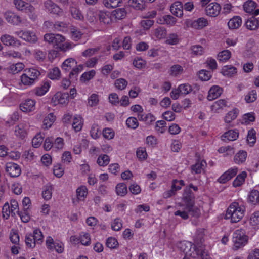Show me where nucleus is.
<instances>
[{"instance_id": "f257e3e1", "label": "nucleus", "mask_w": 259, "mask_h": 259, "mask_svg": "<svg viewBox=\"0 0 259 259\" xmlns=\"http://www.w3.org/2000/svg\"><path fill=\"white\" fill-rule=\"evenodd\" d=\"M189 189L187 188L185 190L183 194V202L185 207H182L175 212V215L180 216L183 219L186 220L189 218V215L191 214L193 217H198L200 214V210L197 207L194 205L193 203L192 195H189L188 199L187 198V193H189Z\"/></svg>"}, {"instance_id": "f03ea898", "label": "nucleus", "mask_w": 259, "mask_h": 259, "mask_svg": "<svg viewBox=\"0 0 259 259\" xmlns=\"http://www.w3.org/2000/svg\"><path fill=\"white\" fill-rule=\"evenodd\" d=\"M65 40L64 36L59 34L47 33L44 35L45 41L52 44L54 48L62 52L68 51L75 46L73 42Z\"/></svg>"}, {"instance_id": "7ed1b4c3", "label": "nucleus", "mask_w": 259, "mask_h": 259, "mask_svg": "<svg viewBox=\"0 0 259 259\" xmlns=\"http://www.w3.org/2000/svg\"><path fill=\"white\" fill-rule=\"evenodd\" d=\"M245 212L246 207L244 205L233 202L226 209L224 218L231 223H237L243 218Z\"/></svg>"}, {"instance_id": "20e7f679", "label": "nucleus", "mask_w": 259, "mask_h": 259, "mask_svg": "<svg viewBox=\"0 0 259 259\" xmlns=\"http://www.w3.org/2000/svg\"><path fill=\"white\" fill-rule=\"evenodd\" d=\"M40 71L34 67L26 68L20 77L17 88L22 90L33 85L40 75Z\"/></svg>"}, {"instance_id": "39448f33", "label": "nucleus", "mask_w": 259, "mask_h": 259, "mask_svg": "<svg viewBox=\"0 0 259 259\" xmlns=\"http://www.w3.org/2000/svg\"><path fill=\"white\" fill-rule=\"evenodd\" d=\"M178 247L181 251L184 252L186 256H189L193 258L201 256L202 259H208L209 258L207 251L204 250L202 247L200 246V249H199L191 242L181 241L178 243Z\"/></svg>"}, {"instance_id": "423d86ee", "label": "nucleus", "mask_w": 259, "mask_h": 259, "mask_svg": "<svg viewBox=\"0 0 259 259\" xmlns=\"http://www.w3.org/2000/svg\"><path fill=\"white\" fill-rule=\"evenodd\" d=\"M61 67L64 72H69L68 77L70 79L76 80L79 73L83 70L84 65L77 64L74 58H68L63 61Z\"/></svg>"}, {"instance_id": "0eeeda50", "label": "nucleus", "mask_w": 259, "mask_h": 259, "mask_svg": "<svg viewBox=\"0 0 259 259\" xmlns=\"http://www.w3.org/2000/svg\"><path fill=\"white\" fill-rule=\"evenodd\" d=\"M249 240V237L246 231L243 228H239L234 231L233 233V248L235 250L242 248L246 246Z\"/></svg>"}, {"instance_id": "6e6552de", "label": "nucleus", "mask_w": 259, "mask_h": 259, "mask_svg": "<svg viewBox=\"0 0 259 259\" xmlns=\"http://www.w3.org/2000/svg\"><path fill=\"white\" fill-rule=\"evenodd\" d=\"M13 3L17 10L26 13L30 19L34 20L37 17L35 8L29 3L23 0H14Z\"/></svg>"}, {"instance_id": "1a4fd4ad", "label": "nucleus", "mask_w": 259, "mask_h": 259, "mask_svg": "<svg viewBox=\"0 0 259 259\" xmlns=\"http://www.w3.org/2000/svg\"><path fill=\"white\" fill-rule=\"evenodd\" d=\"M209 24L208 20L204 17H199L195 20L186 19L184 20L185 28H191L194 30H200L207 27Z\"/></svg>"}, {"instance_id": "9d476101", "label": "nucleus", "mask_w": 259, "mask_h": 259, "mask_svg": "<svg viewBox=\"0 0 259 259\" xmlns=\"http://www.w3.org/2000/svg\"><path fill=\"white\" fill-rule=\"evenodd\" d=\"M192 91V86L188 83L181 84L178 88H174L170 92V95L173 100L179 99L181 96H186Z\"/></svg>"}, {"instance_id": "9b49d317", "label": "nucleus", "mask_w": 259, "mask_h": 259, "mask_svg": "<svg viewBox=\"0 0 259 259\" xmlns=\"http://www.w3.org/2000/svg\"><path fill=\"white\" fill-rule=\"evenodd\" d=\"M69 97V96L67 93L57 92L51 99V104L54 106H65L68 103Z\"/></svg>"}, {"instance_id": "f8f14e48", "label": "nucleus", "mask_w": 259, "mask_h": 259, "mask_svg": "<svg viewBox=\"0 0 259 259\" xmlns=\"http://www.w3.org/2000/svg\"><path fill=\"white\" fill-rule=\"evenodd\" d=\"M14 33L19 38L29 43H35L38 40L35 32L32 30H21L17 31Z\"/></svg>"}, {"instance_id": "ddd939ff", "label": "nucleus", "mask_w": 259, "mask_h": 259, "mask_svg": "<svg viewBox=\"0 0 259 259\" xmlns=\"http://www.w3.org/2000/svg\"><path fill=\"white\" fill-rule=\"evenodd\" d=\"M28 130L29 126L27 122H21L15 127V135L20 139H24L28 135Z\"/></svg>"}, {"instance_id": "4468645a", "label": "nucleus", "mask_w": 259, "mask_h": 259, "mask_svg": "<svg viewBox=\"0 0 259 259\" xmlns=\"http://www.w3.org/2000/svg\"><path fill=\"white\" fill-rule=\"evenodd\" d=\"M4 17L7 22L13 25L19 26L22 24L21 17L15 12L7 10L4 13Z\"/></svg>"}, {"instance_id": "2eb2a0df", "label": "nucleus", "mask_w": 259, "mask_h": 259, "mask_svg": "<svg viewBox=\"0 0 259 259\" xmlns=\"http://www.w3.org/2000/svg\"><path fill=\"white\" fill-rule=\"evenodd\" d=\"M44 7L48 12L55 14L57 16H61L63 11L58 5L51 0H46L44 2Z\"/></svg>"}, {"instance_id": "dca6fc26", "label": "nucleus", "mask_w": 259, "mask_h": 259, "mask_svg": "<svg viewBox=\"0 0 259 259\" xmlns=\"http://www.w3.org/2000/svg\"><path fill=\"white\" fill-rule=\"evenodd\" d=\"M227 107V100L225 99H219L211 105L210 109L212 113L217 114L222 112L224 109Z\"/></svg>"}, {"instance_id": "f3484780", "label": "nucleus", "mask_w": 259, "mask_h": 259, "mask_svg": "<svg viewBox=\"0 0 259 259\" xmlns=\"http://www.w3.org/2000/svg\"><path fill=\"white\" fill-rule=\"evenodd\" d=\"M35 100L27 99L20 104V109L22 112L28 113L33 112L35 110Z\"/></svg>"}, {"instance_id": "a211bd4d", "label": "nucleus", "mask_w": 259, "mask_h": 259, "mask_svg": "<svg viewBox=\"0 0 259 259\" xmlns=\"http://www.w3.org/2000/svg\"><path fill=\"white\" fill-rule=\"evenodd\" d=\"M237 172L238 168L236 167H231L223 173L219 178L218 181L220 183L225 184L234 177Z\"/></svg>"}, {"instance_id": "6ab92c4d", "label": "nucleus", "mask_w": 259, "mask_h": 259, "mask_svg": "<svg viewBox=\"0 0 259 259\" xmlns=\"http://www.w3.org/2000/svg\"><path fill=\"white\" fill-rule=\"evenodd\" d=\"M221 7L217 3H211L207 6L205 9L206 14L207 16L215 17L218 16L220 13Z\"/></svg>"}, {"instance_id": "aec40b11", "label": "nucleus", "mask_w": 259, "mask_h": 259, "mask_svg": "<svg viewBox=\"0 0 259 259\" xmlns=\"http://www.w3.org/2000/svg\"><path fill=\"white\" fill-rule=\"evenodd\" d=\"M257 4L252 0H248L243 4V9L247 13L251 14L254 16L259 15V9H256Z\"/></svg>"}, {"instance_id": "412c9836", "label": "nucleus", "mask_w": 259, "mask_h": 259, "mask_svg": "<svg viewBox=\"0 0 259 259\" xmlns=\"http://www.w3.org/2000/svg\"><path fill=\"white\" fill-rule=\"evenodd\" d=\"M6 170L12 177H17L20 176L21 169L19 165L13 162H9L6 164Z\"/></svg>"}, {"instance_id": "4be33fe9", "label": "nucleus", "mask_w": 259, "mask_h": 259, "mask_svg": "<svg viewBox=\"0 0 259 259\" xmlns=\"http://www.w3.org/2000/svg\"><path fill=\"white\" fill-rule=\"evenodd\" d=\"M223 91V89L219 85H214L209 90L207 99L208 101H212L219 98Z\"/></svg>"}, {"instance_id": "5701e85b", "label": "nucleus", "mask_w": 259, "mask_h": 259, "mask_svg": "<svg viewBox=\"0 0 259 259\" xmlns=\"http://www.w3.org/2000/svg\"><path fill=\"white\" fill-rule=\"evenodd\" d=\"M177 19L170 15L160 16L157 19V23L159 24L174 26L177 23Z\"/></svg>"}, {"instance_id": "b1692460", "label": "nucleus", "mask_w": 259, "mask_h": 259, "mask_svg": "<svg viewBox=\"0 0 259 259\" xmlns=\"http://www.w3.org/2000/svg\"><path fill=\"white\" fill-rule=\"evenodd\" d=\"M0 39L2 42L6 46H17L21 45L19 40L9 34L2 35Z\"/></svg>"}, {"instance_id": "393cba45", "label": "nucleus", "mask_w": 259, "mask_h": 259, "mask_svg": "<svg viewBox=\"0 0 259 259\" xmlns=\"http://www.w3.org/2000/svg\"><path fill=\"white\" fill-rule=\"evenodd\" d=\"M56 120V116L53 113L46 115L42 120V128L45 130L50 128Z\"/></svg>"}, {"instance_id": "a878e982", "label": "nucleus", "mask_w": 259, "mask_h": 259, "mask_svg": "<svg viewBox=\"0 0 259 259\" xmlns=\"http://www.w3.org/2000/svg\"><path fill=\"white\" fill-rule=\"evenodd\" d=\"M70 32L72 39L75 41H77L81 38H83L84 40L88 39V36L85 33L81 31L74 26H71Z\"/></svg>"}, {"instance_id": "bb28decb", "label": "nucleus", "mask_w": 259, "mask_h": 259, "mask_svg": "<svg viewBox=\"0 0 259 259\" xmlns=\"http://www.w3.org/2000/svg\"><path fill=\"white\" fill-rule=\"evenodd\" d=\"M84 120L79 115L75 114L72 118V127L75 132H80L83 127Z\"/></svg>"}, {"instance_id": "cd10ccee", "label": "nucleus", "mask_w": 259, "mask_h": 259, "mask_svg": "<svg viewBox=\"0 0 259 259\" xmlns=\"http://www.w3.org/2000/svg\"><path fill=\"white\" fill-rule=\"evenodd\" d=\"M240 110L238 108H233L229 111L224 117V121L226 123H230L235 120L239 114Z\"/></svg>"}, {"instance_id": "c85d7f7f", "label": "nucleus", "mask_w": 259, "mask_h": 259, "mask_svg": "<svg viewBox=\"0 0 259 259\" xmlns=\"http://www.w3.org/2000/svg\"><path fill=\"white\" fill-rule=\"evenodd\" d=\"M171 13L178 17H181L183 15V7L181 2L177 1L174 2L170 7Z\"/></svg>"}, {"instance_id": "c756f323", "label": "nucleus", "mask_w": 259, "mask_h": 259, "mask_svg": "<svg viewBox=\"0 0 259 259\" xmlns=\"http://www.w3.org/2000/svg\"><path fill=\"white\" fill-rule=\"evenodd\" d=\"M88 195V189L84 185H80L76 190V195L78 201H84Z\"/></svg>"}, {"instance_id": "7c9ffc66", "label": "nucleus", "mask_w": 259, "mask_h": 259, "mask_svg": "<svg viewBox=\"0 0 259 259\" xmlns=\"http://www.w3.org/2000/svg\"><path fill=\"white\" fill-rule=\"evenodd\" d=\"M100 22L104 24H109L113 21L112 13L108 11H100L98 13Z\"/></svg>"}, {"instance_id": "2f4dec72", "label": "nucleus", "mask_w": 259, "mask_h": 259, "mask_svg": "<svg viewBox=\"0 0 259 259\" xmlns=\"http://www.w3.org/2000/svg\"><path fill=\"white\" fill-rule=\"evenodd\" d=\"M69 11L72 18L76 20L83 21L85 20L83 14L78 7L71 6Z\"/></svg>"}, {"instance_id": "473e14b6", "label": "nucleus", "mask_w": 259, "mask_h": 259, "mask_svg": "<svg viewBox=\"0 0 259 259\" xmlns=\"http://www.w3.org/2000/svg\"><path fill=\"white\" fill-rule=\"evenodd\" d=\"M242 23L241 18L239 16H235L230 19L228 22V28L231 30L239 28Z\"/></svg>"}, {"instance_id": "72a5a7b5", "label": "nucleus", "mask_w": 259, "mask_h": 259, "mask_svg": "<svg viewBox=\"0 0 259 259\" xmlns=\"http://www.w3.org/2000/svg\"><path fill=\"white\" fill-rule=\"evenodd\" d=\"M239 136V132L237 129H231L226 132L222 136V140L224 141H234Z\"/></svg>"}, {"instance_id": "f704fd0d", "label": "nucleus", "mask_w": 259, "mask_h": 259, "mask_svg": "<svg viewBox=\"0 0 259 259\" xmlns=\"http://www.w3.org/2000/svg\"><path fill=\"white\" fill-rule=\"evenodd\" d=\"M255 120V115L254 112H249L243 114L240 119L241 124L249 125L253 123Z\"/></svg>"}, {"instance_id": "c9c22d12", "label": "nucleus", "mask_w": 259, "mask_h": 259, "mask_svg": "<svg viewBox=\"0 0 259 259\" xmlns=\"http://www.w3.org/2000/svg\"><path fill=\"white\" fill-rule=\"evenodd\" d=\"M237 73V68L232 65H225L221 69V73L224 76L231 77Z\"/></svg>"}, {"instance_id": "e433bc0d", "label": "nucleus", "mask_w": 259, "mask_h": 259, "mask_svg": "<svg viewBox=\"0 0 259 259\" xmlns=\"http://www.w3.org/2000/svg\"><path fill=\"white\" fill-rule=\"evenodd\" d=\"M50 83L48 81H46L44 82L41 85L35 89V94L38 96H42L48 92L50 88Z\"/></svg>"}, {"instance_id": "4c0bfd02", "label": "nucleus", "mask_w": 259, "mask_h": 259, "mask_svg": "<svg viewBox=\"0 0 259 259\" xmlns=\"http://www.w3.org/2000/svg\"><path fill=\"white\" fill-rule=\"evenodd\" d=\"M53 189L54 187L51 184H47L44 186L41 192L42 198L46 200L51 199Z\"/></svg>"}, {"instance_id": "58836bf2", "label": "nucleus", "mask_w": 259, "mask_h": 259, "mask_svg": "<svg viewBox=\"0 0 259 259\" xmlns=\"http://www.w3.org/2000/svg\"><path fill=\"white\" fill-rule=\"evenodd\" d=\"M61 73L57 67H53L49 70L48 77L51 80H59L61 78Z\"/></svg>"}, {"instance_id": "ea45409f", "label": "nucleus", "mask_w": 259, "mask_h": 259, "mask_svg": "<svg viewBox=\"0 0 259 259\" xmlns=\"http://www.w3.org/2000/svg\"><path fill=\"white\" fill-rule=\"evenodd\" d=\"M25 65L22 62H17L16 63L11 64L9 68V71L12 74H15L19 73L24 69Z\"/></svg>"}, {"instance_id": "a19ab883", "label": "nucleus", "mask_w": 259, "mask_h": 259, "mask_svg": "<svg viewBox=\"0 0 259 259\" xmlns=\"http://www.w3.org/2000/svg\"><path fill=\"white\" fill-rule=\"evenodd\" d=\"M139 120L144 122L146 124H150L155 121L156 117L152 113L145 114L143 112L141 115H139Z\"/></svg>"}, {"instance_id": "79ce46f5", "label": "nucleus", "mask_w": 259, "mask_h": 259, "mask_svg": "<svg viewBox=\"0 0 259 259\" xmlns=\"http://www.w3.org/2000/svg\"><path fill=\"white\" fill-rule=\"evenodd\" d=\"M231 57V52L229 50H224L220 52L217 55V59L219 62L225 63Z\"/></svg>"}, {"instance_id": "37998d69", "label": "nucleus", "mask_w": 259, "mask_h": 259, "mask_svg": "<svg viewBox=\"0 0 259 259\" xmlns=\"http://www.w3.org/2000/svg\"><path fill=\"white\" fill-rule=\"evenodd\" d=\"M126 185L124 183H119L115 187V192L117 196L123 197L127 193Z\"/></svg>"}, {"instance_id": "c03bdc74", "label": "nucleus", "mask_w": 259, "mask_h": 259, "mask_svg": "<svg viewBox=\"0 0 259 259\" xmlns=\"http://www.w3.org/2000/svg\"><path fill=\"white\" fill-rule=\"evenodd\" d=\"M246 177L247 173L245 171H242L238 175L233 182V187H238L242 185L245 182Z\"/></svg>"}, {"instance_id": "a18cd8bd", "label": "nucleus", "mask_w": 259, "mask_h": 259, "mask_svg": "<svg viewBox=\"0 0 259 259\" xmlns=\"http://www.w3.org/2000/svg\"><path fill=\"white\" fill-rule=\"evenodd\" d=\"M165 42L169 45H176L180 42V39L176 33H171L166 37Z\"/></svg>"}, {"instance_id": "49530a36", "label": "nucleus", "mask_w": 259, "mask_h": 259, "mask_svg": "<svg viewBox=\"0 0 259 259\" xmlns=\"http://www.w3.org/2000/svg\"><path fill=\"white\" fill-rule=\"evenodd\" d=\"M80 244L83 246H89L91 243V237L89 233L81 232L79 233Z\"/></svg>"}, {"instance_id": "de8ad7c7", "label": "nucleus", "mask_w": 259, "mask_h": 259, "mask_svg": "<svg viewBox=\"0 0 259 259\" xmlns=\"http://www.w3.org/2000/svg\"><path fill=\"white\" fill-rule=\"evenodd\" d=\"M206 166V162L204 160H199L192 166V170L196 174L201 173Z\"/></svg>"}, {"instance_id": "09e8293b", "label": "nucleus", "mask_w": 259, "mask_h": 259, "mask_svg": "<svg viewBox=\"0 0 259 259\" xmlns=\"http://www.w3.org/2000/svg\"><path fill=\"white\" fill-rule=\"evenodd\" d=\"M98 11L94 8L89 9L86 14L85 19L90 23H94L97 20V15H98Z\"/></svg>"}, {"instance_id": "8fccbe9b", "label": "nucleus", "mask_w": 259, "mask_h": 259, "mask_svg": "<svg viewBox=\"0 0 259 259\" xmlns=\"http://www.w3.org/2000/svg\"><path fill=\"white\" fill-rule=\"evenodd\" d=\"M167 34L166 29L163 27H158L155 29L153 31L154 37L158 40L165 38Z\"/></svg>"}, {"instance_id": "3c124183", "label": "nucleus", "mask_w": 259, "mask_h": 259, "mask_svg": "<svg viewBox=\"0 0 259 259\" xmlns=\"http://www.w3.org/2000/svg\"><path fill=\"white\" fill-rule=\"evenodd\" d=\"M113 20H120L124 18L126 15V12L124 8H118L112 12Z\"/></svg>"}, {"instance_id": "603ef678", "label": "nucleus", "mask_w": 259, "mask_h": 259, "mask_svg": "<svg viewBox=\"0 0 259 259\" xmlns=\"http://www.w3.org/2000/svg\"><path fill=\"white\" fill-rule=\"evenodd\" d=\"M245 26L249 30H255L259 26V21L254 17H251L246 21Z\"/></svg>"}, {"instance_id": "864d4df0", "label": "nucleus", "mask_w": 259, "mask_h": 259, "mask_svg": "<svg viewBox=\"0 0 259 259\" xmlns=\"http://www.w3.org/2000/svg\"><path fill=\"white\" fill-rule=\"evenodd\" d=\"M110 160V157L108 155L101 154L97 158L96 162L99 166L105 167L109 164Z\"/></svg>"}, {"instance_id": "5fc2aeb1", "label": "nucleus", "mask_w": 259, "mask_h": 259, "mask_svg": "<svg viewBox=\"0 0 259 259\" xmlns=\"http://www.w3.org/2000/svg\"><path fill=\"white\" fill-rule=\"evenodd\" d=\"M99 96L97 93H93L88 98V106L93 107L97 106L99 103Z\"/></svg>"}, {"instance_id": "6e6d98bb", "label": "nucleus", "mask_w": 259, "mask_h": 259, "mask_svg": "<svg viewBox=\"0 0 259 259\" xmlns=\"http://www.w3.org/2000/svg\"><path fill=\"white\" fill-rule=\"evenodd\" d=\"M96 75V71L91 70L83 73L80 77V80L82 82H87L93 79Z\"/></svg>"}, {"instance_id": "4d7b16f0", "label": "nucleus", "mask_w": 259, "mask_h": 259, "mask_svg": "<svg viewBox=\"0 0 259 259\" xmlns=\"http://www.w3.org/2000/svg\"><path fill=\"white\" fill-rule=\"evenodd\" d=\"M247 156V152L243 150L239 151L234 157V161L237 164H241L245 162Z\"/></svg>"}, {"instance_id": "13d9d810", "label": "nucleus", "mask_w": 259, "mask_h": 259, "mask_svg": "<svg viewBox=\"0 0 259 259\" xmlns=\"http://www.w3.org/2000/svg\"><path fill=\"white\" fill-rule=\"evenodd\" d=\"M184 71L183 68L180 65H172L169 70V74L171 76L177 77L182 74Z\"/></svg>"}, {"instance_id": "bf43d9fd", "label": "nucleus", "mask_w": 259, "mask_h": 259, "mask_svg": "<svg viewBox=\"0 0 259 259\" xmlns=\"http://www.w3.org/2000/svg\"><path fill=\"white\" fill-rule=\"evenodd\" d=\"M114 84L116 89L122 91L126 89L128 84V81L124 78H120L115 80Z\"/></svg>"}, {"instance_id": "052dcab7", "label": "nucleus", "mask_w": 259, "mask_h": 259, "mask_svg": "<svg viewBox=\"0 0 259 259\" xmlns=\"http://www.w3.org/2000/svg\"><path fill=\"white\" fill-rule=\"evenodd\" d=\"M128 3L130 6L137 10H142L146 6L144 0H128Z\"/></svg>"}, {"instance_id": "680f3d73", "label": "nucleus", "mask_w": 259, "mask_h": 259, "mask_svg": "<svg viewBox=\"0 0 259 259\" xmlns=\"http://www.w3.org/2000/svg\"><path fill=\"white\" fill-rule=\"evenodd\" d=\"M78 170L82 175H87L90 171V166L86 160H81L78 165Z\"/></svg>"}, {"instance_id": "e2e57ef3", "label": "nucleus", "mask_w": 259, "mask_h": 259, "mask_svg": "<svg viewBox=\"0 0 259 259\" xmlns=\"http://www.w3.org/2000/svg\"><path fill=\"white\" fill-rule=\"evenodd\" d=\"M249 222L250 225L253 227L259 226V211H254L250 214Z\"/></svg>"}, {"instance_id": "0e129e2a", "label": "nucleus", "mask_w": 259, "mask_h": 259, "mask_svg": "<svg viewBox=\"0 0 259 259\" xmlns=\"http://www.w3.org/2000/svg\"><path fill=\"white\" fill-rule=\"evenodd\" d=\"M44 139L43 134L39 132L33 138L32 145L34 148H38L40 146Z\"/></svg>"}, {"instance_id": "69168bd1", "label": "nucleus", "mask_w": 259, "mask_h": 259, "mask_svg": "<svg viewBox=\"0 0 259 259\" xmlns=\"http://www.w3.org/2000/svg\"><path fill=\"white\" fill-rule=\"evenodd\" d=\"M64 145V140L63 138L58 137L55 139L53 138V149L55 150H62Z\"/></svg>"}, {"instance_id": "338daca9", "label": "nucleus", "mask_w": 259, "mask_h": 259, "mask_svg": "<svg viewBox=\"0 0 259 259\" xmlns=\"http://www.w3.org/2000/svg\"><path fill=\"white\" fill-rule=\"evenodd\" d=\"M248 200L252 204L259 203V192L257 190H252L248 195Z\"/></svg>"}, {"instance_id": "774afa93", "label": "nucleus", "mask_w": 259, "mask_h": 259, "mask_svg": "<svg viewBox=\"0 0 259 259\" xmlns=\"http://www.w3.org/2000/svg\"><path fill=\"white\" fill-rule=\"evenodd\" d=\"M238 42V38L233 35H229L225 38L224 43L226 44V47H235Z\"/></svg>"}]
</instances>
